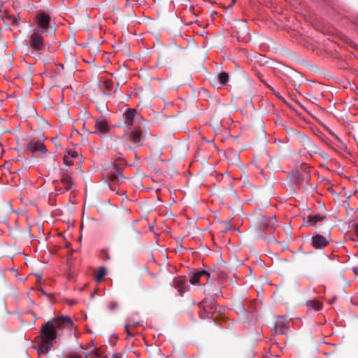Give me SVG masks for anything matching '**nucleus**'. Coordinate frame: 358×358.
Returning <instances> with one entry per match:
<instances>
[{
  "mask_svg": "<svg viewBox=\"0 0 358 358\" xmlns=\"http://www.w3.org/2000/svg\"><path fill=\"white\" fill-rule=\"evenodd\" d=\"M66 326H73V321L69 317H55L45 323L41 329L42 340L38 352H48L53 345L52 341L57 338V331Z\"/></svg>",
  "mask_w": 358,
  "mask_h": 358,
  "instance_id": "f257e3e1",
  "label": "nucleus"
},
{
  "mask_svg": "<svg viewBox=\"0 0 358 358\" xmlns=\"http://www.w3.org/2000/svg\"><path fill=\"white\" fill-rule=\"evenodd\" d=\"M51 17L43 10L38 11L36 15V23L37 27L35 30L43 32V34H48L50 32Z\"/></svg>",
  "mask_w": 358,
  "mask_h": 358,
  "instance_id": "f03ea898",
  "label": "nucleus"
},
{
  "mask_svg": "<svg viewBox=\"0 0 358 358\" xmlns=\"http://www.w3.org/2000/svg\"><path fill=\"white\" fill-rule=\"evenodd\" d=\"M43 34H44L43 32L34 29L29 36L28 42L29 47L36 51L43 50L46 45V43L45 42ZM45 34L46 35L47 34Z\"/></svg>",
  "mask_w": 358,
  "mask_h": 358,
  "instance_id": "7ed1b4c3",
  "label": "nucleus"
},
{
  "mask_svg": "<svg viewBox=\"0 0 358 358\" xmlns=\"http://www.w3.org/2000/svg\"><path fill=\"white\" fill-rule=\"evenodd\" d=\"M199 306L203 310V312L200 313L201 318L211 317L217 309V302L213 299H205Z\"/></svg>",
  "mask_w": 358,
  "mask_h": 358,
  "instance_id": "20e7f679",
  "label": "nucleus"
},
{
  "mask_svg": "<svg viewBox=\"0 0 358 358\" xmlns=\"http://www.w3.org/2000/svg\"><path fill=\"white\" fill-rule=\"evenodd\" d=\"M43 137L42 139H32L27 145V149L33 153L39 152L41 154H45L48 150L43 143Z\"/></svg>",
  "mask_w": 358,
  "mask_h": 358,
  "instance_id": "39448f33",
  "label": "nucleus"
},
{
  "mask_svg": "<svg viewBox=\"0 0 358 358\" xmlns=\"http://www.w3.org/2000/svg\"><path fill=\"white\" fill-rule=\"evenodd\" d=\"M117 173H111L108 176L109 185L111 189L115 190V184L120 183L124 178L122 176V171L120 168L116 167Z\"/></svg>",
  "mask_w": 358,
  "mask_h": 358,
  "instance_id": "423d86ee",
  "label": "nucleus"
},
{
  "mask_svg": "<svg viewBox=\"0 0 358 358\" xmlns=\"http://www.w3.org/2000/svg\"><path fill=\"white\" fill-rule=\"evenodd\" d=\"M61 175L60 182L64 185V190H70L74 185V182L71 176L72 173L61 170Z\"/></svg>",
  "mask_w": 358,
  "mask_h": 358,
  "instance_id": "0eeeda50",
  "label": "nucleus"
},
{
  "mask_svg": "<svg viewBox=\"0 0 358 358\" xmlns=\"http://www.w3.org/2000/svg\"><path fill=\"white\" fill-rule=\"evenodd\" d=\"M326 220V217L322 215H309L303 218V223L306 226L316 227L317 223H322Z\"/></svg>",
  "mask_w": 358,
  "mask_h": 358,
  "instance_id": "6e6552de",
  "label": "nucleus"
},
{
  "mask_svg": "<svg viewBox=\"0 0 358 358\" xmlns=\"http://www.w3.org/2000/svg\"><path fill=\"white\" fill-rule=\"evenodd\" d=\"M329 243V241L327 238L320 235L317 234L312 238V244L315 248H322L326 247Z\"/></svg>",
  "mask_w": 358,
  "mask_h": 358,
  "instance_id": "1a4fd4ad",
  "label": "nucleus"
},
{
  "mask_svg": "<svg viewBox=\"0 0 358 358\" xmlns=\"http://www.w3.org/2000/svg\"><path fill=\"white\" fill-rule=\"evenodd\" d=\"M277 225V222L275 217H262V227L266 230H273Z\"/></svg>",
  "mask_w": 358,
  "mask_h": 358,
  "instance_id": "9d476101",
  "label": "nucleus"
},
{
  "mask_svg": "<svg viewBox=\"0 0 358 358\" xmlns=\"http://www.w3.org/2000/svg\"><path fill=\"white\" fill-rule=\"evenodd\" d=\"M129 140L134 143H139L143 139V132L141 129L138 127L135 128L129 134Z\"/></svg>",
  "mask_w": 358,
  "mask_h": 358,
  "instance_id": "9b49d317",
  "label": "nucleus"
},
{
  "mask_svg": "<svg viewBox=\"0 0 358 358\" xmlns=\"http://www.w3.org/2000/svg\"><path fill=\"white\" fill-rule=\"evenodd\" d=\"M175 287L178 290L180 295L185 292V280L182 278H177L173 281Z\"/></svg>",
  "mask_w": 358,
  "mask_h": 358,
  "instance_id": "f8f14e48",
  "label": "nucleus"
},
{
  "mask_svg": "<svg viewBox=\"0 0 358 358\" xmlns=\"http://www.w3.org/2000/svg\"><path fill=\"white\" fill-rule=\"evenodd\" d=\"M96 130L101 133H106L108 131V125L104 120H97L96 122Z\"/></svg>",
  "mask_w": 358,
  "mask_h": 358,
  "instance_id": "ddd939ff",
  "label": "nucleus"
},
{
  "mask_svg": "<svg viewBox=\"0 0 358 358\" xmlns=\"http://www.w3.org/2000/svg\"><path fill=\"white\" fill-rule=\"evenodd\" d=\"M136 115V110L135 109H129L125 113V122L131 126L134 124V120Z\"/></svg>",
  "mask_w": 358,
  "mask_h": 358,
  "instance_id": "4468645a",
  "label": "nucleus"
},
{
  "mask_svg": "<svg viewBox=\"0 0 358 358\" xmlns=\"http://www.w3.org/2000/svg\"><path fill=\"white\" fill-rule=\"evenodd\" d=\"M306 305L317 311L320 310L322 308V303L317 300H310L306 302Z\"/></svg>",
  "mask_w": 358,
  "mask_h": 358,
  "instance_id": "2eb2a0df",
  "label": "nucleus"
},
{
  "mask_svg": "<svg viewBox=\"0 0 358 358\" xmlns=\"http://www.w3.org/2000/svg\"><path fill=\"white\" fill-rule=\"evenodd\" d=\"M106 274V270L104 267H100L95 274L94 279L96 282H100Z\"/></svg>",
  "mask_w": 358,
  "mask_h": 358,
  "instance_id": "dca6fc26",
  "label": "nucleus"
},
{
  "mask_svg": "<svg viewBox=\"0 0 358 358\" xmlns=\"http://www.w3.org/2000/svg\"><path fill=\"white\" fill-rule=\"evenodd\" d=\"M229 80V75L227 73L222 72L218 75V81L221 85H225Z\"/></svg>",
  "mask_w": 358,
  "mask_h": 358,
  "instance_id": "f3484780",
  "label": "nucleus"
},
{
  "mask_svg": "<svg viewBox=\"0 0 358 358\" xmlns=\"http://www.w3.org/2000/svg\"><path fill=\"white\" fill-rule=\"evenodd\" d=\"M113 85V82L111 80H106L103 81V89L107 94H110Z\"/></svg>",
  "mask_w": 358,
  "mask_h": 358,
  "instance_id": "a211bd4d",
  "label": "nucleus"
},
{
  "mask_svg": "<svg viewBox=\"0 0 358 358\" xmlns=\"http://www.w3.org/2000/svg\"><path fill=\"white\" fill-rule=\"evenodd\" d=\"M201 274H200V271H198L195 273H194L192 275V276L191 277L190 280H189V282L192 284V285H195L196 284L197 282H199V279H200V277H201Z\"/></svg>",
  "mask_w": 358,
  "mask_h": 358,
  "instance_id": "6ab92c4d",
  "label": "nucleus"
},
{
  "mask_svg": "<svg viewBox=\"0 0 358 358\" xmlns=\"http://www.w3.org/2000/svg\"><path fill=\"white\" fill-rule=\"evenodd\" d=\"M65 155H69V158L73 159L76 158L78 156V153L75 150H69Z\"/></svg>",
  "mask_w": 358,
  "mask_h": 358,
  "instance_id": "aec40b11",
  "label": "nucleus"
},
{
  "mask_svg": "<svg viewBox=\"0 0 358 358\" xmlns=\"http://www.w3.org/2000/svg\"><path fill=\"white\" fill-rule=\"evenodd\" d=\"M64 163L68 166H72L73 164V162L71 160V158H69V155H64Z\"/></svg>",
  "mask_w": 358,
  "mask_h": 358,
  "instance_id": "412c9836",
  "label": "nucleus"
},
{
  "mask_svg": "<svg viewBox=\"0 0 358 358\" xmlns=\"http://www.w3.org/2000/svg\"><path fill=\"white\" fill-rule=\"evenodd\" d=\"M118 308V303L116 301H112L108 305V308L110 310L113 311Z\"/></svg>",
  "mask_w": 358,
  "mask_h": 358,
  "instance_id": "4be33fe9",
  "label": "nucleus"
},
{
  "mask_svg": "<svg viewBox=\"0 0 358 358\" xmlns=\"http://www.w3.org/2000/svg\"><path fill=\"white\" fill-rule=\"evenodd\" d=\"M95 355H96V357H106V356H104V355H103V353H102V352H101V350H99V349H96V350H95Z\"/></svg>",
  "mask_w": 358,
  "mask_h": 358,
  "instance_id": "5701e85b",
  "label": "nucleus"
},
{
  "mask_svg": "<svg viewBox=\"0 0 358 358\" xmlns=\"http://www.w3.org/2000/svg\"><path fill=\"white\" fill-rule=\"evenodd\" d=\"M215 273V275H216L217 277H219L220 278H224L225 277V274L223 273L222 271H220V272H215V271H213Z\"/></svg>",
  "mask_w": 358,
  "mask_h": 358,
  "instance_id": "b1692460",
  "label": "nucleus"
},
{
  "mask_svg": "<svg viewBox=\"0 0 358 358\" xmlns=\"http://www.w3.org/2000/svg\"><path fill=\"white\" fill-rule=\"evenodd\" d=\"M200 274L201 276L204 275V276H206L207 278L210 277V273L205 270L200 271Z\"/></svg>",
  "mask_w": 358,
  "mask_h": 358,
  "instance_id": "393cba45",
  "label": "nucleus"
},
{
  "mask_svg": "<svg viewBox=\"0 0 358 358\" xmlns=\"http://www.w3.org/2000/svg\"><path fill=\"white\" fill-rule=\"evenodd\" d=\"M69 358H82L80 355L73 353L70 355Z\"/></svg>",
  "mask_w": 358,
  "mask_h": 358,
  "instance_id": "a878e982",
  "label": "nucleus"
},
{
  "mask_svg": "<svg viewBox=\"0 0 358 358\" xmlns=\"http://www.w3.org/2000/svg\"><path fill=\"white\" fill-rule=\"evenodd\" d=\"M12 24H17V20L15 17H12Z\"/></svg>",
  "mask_w": 358,
  "mask_h": 358,
  "instance_id": "bb28decb",
  "label": "nucleus"
},
{
  "mask_svg": "<svg viewBox=\"0 0 358 358\" xmlns=\"http://www.w3.org/2000/svg\"><path fill=\"white\" fill-rule=\"evenodd\" d=\"M355 230L357 233V235L358 236V222L355 226Z\"/></svg>",
  "mask_w": 358,
  "mask_h": 358,
  "instance_id": "cd10ccee",
  "label": "nucleus"
},
{
  "mask_svg": "<svg viewBox=\"0 0 358 358\" xmlns=\"http://www.w3.org/2000/svg\"><path fill=\"white\" fill-rule=\"evenodd\" d=\"M271 89V90L273 92L274 94L278 96V97H280V94L278 92H276L273 90V89H272L271 87H270Z\"/></svg>",
  "mask_w": 358,
  "mask_h": 358,
  "instance_id": "c85d7f7f",
  "label": "nucleus"
},
{
  "mask_svg": "<svg viewBox=\"0 0 358 358\" xmlns=\"http://www.w3.org/2000/svg\"><path fill=\"white\" fill-rule=\"evenodd\" d=\"M124 328H125L126 331H128L129 330V324H126V325L124 326Z\"/></svg>",
  "mask_w": 358,
  "mask_h": 358,
  "instance_id": "c756f323",
  "label": "nucleus"
},
{
  "mask_svg": "<svg viewBox=\"0 0 358 358\" xmlns=\"http://www.w3.org/2000/svg\"><path fill=\"white\" fill-rule=\"evenodd\" d=\"M128 336H133V334H131L129 330L127 331Z\"/></svg>",
  "mask_w": 358,
  "mask_h": 358,
  "instance_id": "7c9ffc66",
  "label": "nucleus"
},
{
  "mask_svg": "<svg viewBox=\"0 0 358 358\" xmlns=\"http://www.w3.org/2000/svg\"><path fill=\"white\" fill-rule=\"evenodd\" d=\"M133 232L135 234L136 238H137L138 233L136 231H133Z\"/></svg>",
  "mask_w": 358,
  "mask_h": 358,
  "instance_id": "2f4dec72",
  "label": "nucleus"
},
{
  "mask_svg": "<svg viewBox=\"0 0 358 358\" xmlns=\"http://www.w3.org/2000/svg\"><path fill=\"white\" fill-rule=\"evenodd\" d=\"M112 358H120L117 355H115L112 357Z\"/></svg>",
  "mask_w": 358,
  "mask_h": 358,
  "instance_id": "473e14b6",
  "label": "nucleus"
},
{
  "mask_svg": "<svg viewBox=\"0 0 358 358\" xmlns=\"http://www.w3.org/2000/svg\"><path fill=\"white\" fill-rule=\"evenodd\" d=\"M309 143H310V145H311V146H313V148H316V147L315 146V145H314L313 143H312L310 141H309Z\"/></svg>",
  "mask_w": 358,
  "mask_h": 358,
  "instance_id": "72a5a7b5",
  "label": "nucleus"
},
{
  "mask_svg": "<svg viewBox=\"0 0 358 358\" xmlns=\"http://www.w3.org/2000/svg\"><path fill=\"white\" fill-rule=\"evenodd\" d=\"M106 259H109V256L108 255H106Z\"/></svg>",
  "mask_w": 358,
  "mask_h": 358,
  "instance_id": "f704fd0d",
  "label": "nucleus"
},
{
  "mask_svg": "<svg viewBox=\"0 0 358 358\" xmlns=\"http://www.w3.org/2000/svg\"><path fill=\"white\" fill-rule=\"evenodd\" d=\"M215 15H217V13H213V16H215Z\"/></svg>",
  "mask_w": 358,
  "mask_h": 358,
  "instance_id": "c9c22d12",
  "label": "nucleus"
},
{
  "mask_svg": "<svg viewBox=\"0 0 358 358\" xmlns=\"http://www.w3.org/2000/svg\"><path fill=\"white\" fill-rule=\"evenodd\" d=\"M215 15H217V13H213V16H215Z\"/></svg>",
  "mask_w": 358,
  "mask_h": 358,
  "instance_id": "e433bc0d",
  "label": "nucleus"
}]
</instances>
